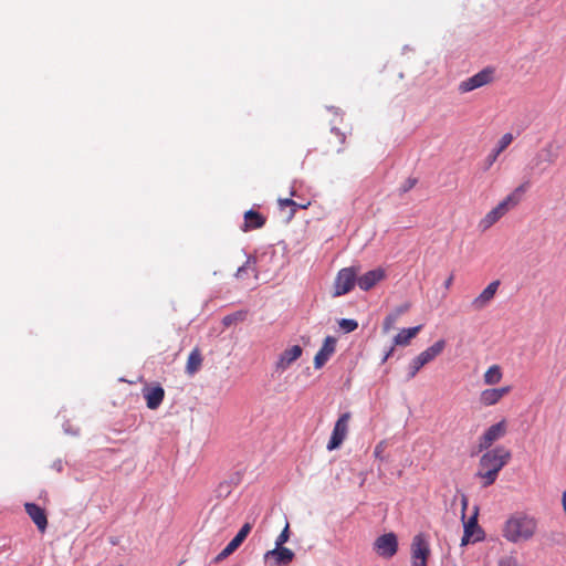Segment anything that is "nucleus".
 I'll list each match as a JSON object with an SVG mask.
<instances>
[{
	"instance_id": "ddd939ff",
	"label": "nucleus",
	"mask_w": 566,
	"mask_h": 566,
	"mask_svg": "<svg viewBox=\"0 0 566 566\" xmlns=\"http://www.w3.org/2000/svg\"><path fill=\"white\" fill-rule=\"evenodd\" d=\"M294 556V553L290 548L275 545V548L264 554V560L272 566H285L293 560Z\"/></svg>"
},
{
	"instance_id": "58836bf2",
	"label": "nucleus",
	"mask_w": 566,
	"mask_h": 566,
	"mask_svg": "<svg viewBox=\"0 0 566 566\" xmlns=\"http://www.w3.org/2000/svg\"><path fill=\"white\" fill-rule=\"evenodd\" d=\"M310 205H311L310 201H296L295 211L297 209H307L310 207Z\"/></svg>"
},
{
	"instance_id": "0eeeda50",
	"label": "nucleus",
	"mask_w": 566,
	"mask_h": 566,
	"mask_svg": "<svg viewBox=\"0 0 566 566\" xmlns=\"http://www.w3.org/2000/svg\"><path fill=\"white\" fill-rule=\"evenodd\" d=\"M350 418V412H344L338 417L327 443V450L333 451L342 446L348 434Z\"/></svg>"
},
{
	"instance_id": "9d476101",
	"label": "nucleus",
	"mask_w": 566,
	"mask_h": 566,
	"mask_svg": "<svg viewBox=\"0 0 566 566\" xmlns=\"http://www.w3.org/2000/svg\"><path fill=\"white\" fill-rule=\"evenodd\" d=\"M557 158V150L554 148L552 144H547L535 154L530 164V167L532 170L541 169L542 171H544V165L552 166L556 163Z\"/></svg>"
},
{
	"instance_id": "2eb2a0df",
	"label": "nucleus",
	"mask_w": 566,
	"mask_h": 566,
	"mask_svg": "<svg viewBox=\"0 0 566 566\" xmlns=\"http://www.w3.org/2000/svg\"><path fill=\"white\" fill-rule=\"evenodd\" d=\"M143 397L147 408L156 410L164 401L165 389L159 384L146 386L143 388Z\"/></svg>"
},
{
	"instance_id": "412c9836",
	"label": "nucleus",
	"mask_w": 566,
	"mask_h": 566,
	"mask_svg": "<svg viewBox=\"0 0 566 566\" xmlns=\"http://www.w3.org/2000/svg\"><path fill=\"white\" fill-rule=\"evenodd\" d=\"M446 340L439 339L434 344H432L430 347L421 352L417 358L423 364L427 365L434 360L446 348Z\"/></svg>"
},
{
	"instance_id": "a878e982",
	"label": "nucleus",
	"mask_w": 566,
	"mask_h": 566,
	"mask_svg": "<svg viewBox=\"0 0 566 566\" xmlns=\"http://www.w3.org/2000/svg\"><path fill=\"white\" fill-rule=\"evenodd\" d=\"M503 378V371L501 366L499 365H492L490 366L484 375H483V381L488 386H494L497 385Z\"/></svg>"
},
{
	"instance_id": "f03ea898",
	"label": "nucleus",
	"mask_w": 566,
	"mask_h": 566,
	"mask_svg": "<svg viewBox=\"0 0 566 566\" xmlns=\"http://www.w3.org/2000/svg\"><path fill=\"white\" fill-rule=\"evenodd\" d=\"M510 459L511 452L504 447L486 451L480 458L475 476L481 480L483 488H488L496 481L500 471L509 463Z\"/></svg>"
},
{
	"instance_id": "7c9ffc66",
	"label": "nucleus",
	"mask_w": 566,
	"mask_h": 566,
	"mask_svg": "<svg viewBox=\"0 0 566 566\" xmlns=\"http://www.w3.org/2000/svg\"><path fill=\"white\" fill-rule=\"evenodd\" d=\"M277 203H279V207L281 209H284L286 207L291 208L290 218H292L295 214L296 201H294L293 199H291V198H285V199L280 198L277 200Z\"/></svg>"
},
{
	"instance_id": "c756f323",
	"label": "nucleus",
	"mask_w": 566,
	"mask_h": 566,
	"mask_svg": "<svg viewBox=\"0 0 566 566\" xmlns=\"http://www.w3.org/2000/svg\"><path fill=\"white\" fill-rule=\"evenodd\" d=\"M338 324L346 333L354 332L358 327V323L355 319L343 318Z\"/></svg>"
},
{
	"instance_id": "4be33fe9",
	"label": "nucleus",
	"mask_w": 566,
	"mask_h": 566,
	"mask_svg": "<svg viewBox=\"0 0 566 566\" xmlns=\"http://www.w3.org/2000/svg\"><path fill=\"white\" fill-rule=\"evenodd\" d=\"M265 217L260 212L251 209L244 213V223L242 226V230L248 232L250 230L260 229L265 224Z\"/></svg>"
},
{
	"instance_id": "6e6552de",
	"label": "nucleus",
	"mask_w": 566,
	"mask_h": 566,
	"mask_svg": "<svg viewBox=\"0 0 566 566\" xmlns=\"http://www.w3.org/2000/svg\"><path fill=\"white\" fill-rule=\"evenodd\" d=\"M494 78V70L486 67L476 74L468 77L459 84L460 93H469L473 90L480 88L484 85L490 84Z\"/></svg>"
},
{
	"instance_id": "6ab92c4d",
	"label": "nucleus",
	"mask_w": 566,
	"mask_h": 566,
	"mask_svg": "<svg viewBox=\"0 0 566 566\" xmlns=\"http://www.w3.org/2000/svg\"><path fill=\"white\" fill-rule=\"evenodd\" d=\"M303 353V349L298 345H293L280 355L277 361H276V369L277 370H285L287 369L295 360H297Z\"/></svg>"
},
{
	"instance_id": "9b49d317",
	"label": "nucleus",
	"mask_w": 566,
	"mask_h": 566,
	"mask_svg": "<svg viewBox=\"0 0 566 566\" xmlns=\"http://www.w3.org/2000/svg\"><path fill=\"white\" fill-rule=\"evenodd\" d=\"M252 530V525L250 523H245L242 525L238 534L228 543V545L216 556L214 562L219 563L231 554H233L240 545L244 542Z\"/></svg>"
},
{
	"instance_id": "b1692460",
	"label": "nucleus",
	"mask_w": 566,
	"mask_h": 566,
	"mask_svg": "<svg viewBox=\"0 0 566 566\" xmlns=\"http://www.w3.org/2000/svg\"><path fill=\"white\" fill-rule=\"evenodd\" d=\"M512 142H513V135L511 133H506L500 138L497 146L492 150V153L486 158L489 167L494 164L497 156L502 151H504L511 145Z\"/></svg>"
},
{
	"instance_id": "7ed1b4c3",
	"label": "nucleus",
	"mask_w": 566,
	"mask_h": 566,
	"mask_svg": "<svg viewBox=\"0 0 566 566\" xmlns=\"http://www.w3.org/2000/svg\"><path fill=\"white\" fill-rule=\"evenodd\" d=\"M528 180L518 185L503 200H501L493 209H491L479 222V229L486 231L500 219H502L510 210L514 209L523 200L524 195L530 189Z\"/></svg>"
},
{
	"instance_id": "4c0bfd02",
	"label": "nucleus",
	"mask_w": 566,
	"mask_h": 566,
	"mask_svg": "<svg viewBox=\"0 0 566 566\" xmlns=\"http://www.w3.org/2000/svg\"><path fill=\"white\" fill-rule=\"evenodd\" d=\"M468 504H469L468 496L465 494H462L461 495V518L462 520L465 518V512L468 509Z\"/></svg>"
},
{
	"instance_id": "20e7f679",
	"label": "nucleus",
	"mask_w": 566,
	"mask_h": 566,
	"mask_svg": "<svg viewBox=\"0 0 566 566\" xmlns=\"http://www.w3.org/2000/svg\"><path fill=\"white\" fill-rule=\"evenodd\" d=\"M479 509L474 507L473 514L468 520H462L463 522V536L461 538V546H467L469 544H475L484 541L485 532L478 523Z\"/></svg>"
},
{
	"instance_id": "f3484780",
	"label": "nucleus",
	"mask_w": 566,
	"mask_h": 566,
	"mask_svg": "<svg viewBox=\"0 0 566 566\" xmlns=\"http://www.w3.org/2000/svg\"><path fill=\"white\" fill-rule=\"evenodd\" d=\"M386 277V272L381 268L374 269L357 277V285L363 291L371 290L377 283Z\"/></svg>"
},
{
	"instance_id": "f704fd0d",
	"label": "nucleus",
	"mask_w": 566,
	"mask_h": 566,
	"mask_svg": "<svg viewBox=\"0 0 566 566\" xmlns=\"http://www.w3.org/2000/svg\"><path fill=\"white\" fill-rule=\"evenodd\" d=\"M497 566H522L515 556H504L500 558Z\"/></svg>"
},
{
	"instance_id": "473e14b6",
	"label": "nucleus",
	"mask_w": 566,
	"mask_h": 566,
	"mask_svg": "<svg viewBox=\"0 0 566 566\" xmlns=\"http://www.w3.org/2000/svg\"><path fill=\"white\" fill-rule=\"evenodd\" d=\"M398 317L394 313L387 315L382 323V329L385 333H388L396 324Z\"/></svg>"
},
{
	"instance_id": "a19ab883",
	"label": "nucleus",
	"mask_w": 566,
	"mask_h": 566,
	"mask_svg": "<svg viewBox=\"0 0 566 566\" xmlns=\"http://www.w3.org/2000/svg\"><path fill=\"white\" fill-rule=\"evenodd\" d=\"M395 350V345L385 354L384 358H382V363L387 361V359L392 355Z\"/></svg>"
},
{
	"instance_id": "393cba45",
	"label": "nucleus",
	"mask_w": 566,
	"mask_h": 566,
	"mask_svg": "<svg viewBox=\"0 0 566 566\" xmlns=\"http://www.w3.org/2000/svg\"><path fill=\"white\" fill-rule=\"evenodd\" d=\"M202 365V355L198 348H195L190 352L187 364L186 371L189 375L196 374Z\"/></svg>"
},
{
	"instance_id": "79ce46f5",
	"label": "nucleus",
	"mask_w": 566,
	"mask_h": 566,
	"mask_svg": "<svg viewBox=\"0 0 566 566\" xmlns=\"http://www.w3.org/2000/svg\"><path fill=\"white\" fill-rule=\"evenodd\" d=\"M333 132H336L339 136H340V142L344 143L345 140V135L344 134H340L338 129L336 128H333Z\"/></svg>"
},
{
	"instance_id": "e433bc0d",
	"label": "nucleus",
	"mask_w": 566,
	"mask_h": 566,
	"mask_svg": "<svg viewBox=\"0 0 566 566\" xmlns=\"http://www.w3.org/2000/svg\"><path fill=\"white\" fill-rule=\"evenodd\" d=\"M410 307H411L410 303H403V304L399 305L398 307H396V310L392 313L395 315H397V317H399L400 315L408 312L410 310Z\"/></svg>"
},
{
	"instance_id": "ea45409f",
	"label": "nucleus",
	"mask_w": 566,
	"mask_h": 566,
	"mask_svg": "<svg viewBox=\"0 0 566 566\" xmlns=\"http://www.w3.org/2000/svg\"><path fill=\"white\" fill-rule=\"evenodd\" d=\"M454 275L450 274L449 277L444 281V287L449 290L453 283Z\"/></svg>"
},
{
	"instance_id": "39448f33",
	"label": "nucleus",
	"mask_w": 566,
	"mask_h": 566,
	"mask_svg": "<svg viewBox=\"0 0 566 566\" xmlns=\"http://www.w3.org/2000/svg\"><path fill=\"white\" fill-rule=\"evenodd\" d=\"M431 555L430 544L423 533L413 536L411 542V566H427Z\"/></svg>"
},
{
	"instance_id": "f8f14e48",
	"label": "nucleus",
	"mask_w": 566,
	"mask_h": 566,
	"mask_svg": "<svg viewBox=\"0 0 566 566\" xmlns=\"http://www.w3.org/2000/svg\"><path fill=\"white\" fill-rule=\"evenodd\" d=\"M379 556L391 558L398 551V539L394 533H386L379 536L374 543Z\"/></svg>"
},
{
	"instance_id": "72a5a7b5",
	"label": "nucleus",
	"mask_w": 566,
	"mask_h": 566,
	"mask_svg": "<svg viewBox=\"0 0 566 566\" xmlns=\"http://www.w3.org/2000/svg\"><path fill=\"white\" fill-rule=\"evenodd\" d=\"M290 538V526L289 524L285 525L281 534L275 539L276 546H283Z\"/></svg>"
},
{
	"instance_id": "f257e3e1",
	"label": "nucleus",
	"mask_w": 566,
	"mask_h": 566,
	"mask_svg": "<svg viewBox=\"0 0 566 566\" xmlns=\"http://www.w3.org/2000/svg\"><path fill=\"white\" fill-rule=\"evenodd\" d=\"M538 531V521L526 512L512 513L502 525V536L512 544L532 541Z\"/></svg>"
},
{
	"instance_id": "aec40b11",
	"label": "nucleus",
	"mask_w": 566,
	"mask_h": 566,
	"mask_svg": "<svg viewBox=\"0 0 566 566\" xmlns=\"http://www.w3.org/2000/svg\"><path fill=\"white\" fill-rule=\"evenodd\" d=\"M25 512L36 525L38 530L43 533L48 527V517L45 511L34 503L24 504Z\"/></svg>"
},
{
	"instance_id": "423d86ee",
	"label": "nucleus",
	"mask_w": 566,
	"mask_h": 566,
	"mask_svg": "<svg viewBox=\"0 0 566 566\" xmlns=\"http://www.w3.org/2000/svg\"><path fill=\"white\" fill-rule=\"evenodd\" d=\"M358 272L359 268L356 266L342 269L335 279L334 296H340L350 292L355 283H357Z\"/></svg>"
},
{
	"instance_id": "c9c22d12",
	"label": "nucleus",
	"mask_w": 566,
	"mask_h": 566,
	"mask_svg": "<svg viewBox=\"0 0 566 566\" xmlns=\"http://www.w3.org/2000/svg\"><path fill=\"white\" fill-rule=\"evenodd\" d=\"M417 182H418V180H417V178H415V177H409V178H407V179L403 181V184L401 185V187H400V191H401L402 193L408 192L409 190H411V189L417 185Z\"/></svg>"
},
{
	"instance_id": "2f4dec72",
	"label": "nucleus",
	"mask_w": 566,
	"mask_h": 566,
	"mask_svg": "<svg viewBox=\"0 0 566 566\" xmlns=\"http://www.w3.org/2000/svg\"><path fill=\"white\" fill-rule=\"evenodd\" d=\"M387 446H388V443L386 440H381L376 444V447L374 449V455L376 459H379L380 461H382L385 459L384 453L387 449Z\"/></svg>"
},
{
	"instance_id": "5701e85b",
	"label": "nucleus",
	"mask_w": 566,
	"mask_h": 566,
	"mask_svg": "<svg viewBox=\"0 0 566 566\" xmlns=\"http://www.w3.org/2000/svg\"><path fill=\"white\" fill-rule=\"evenodd\" d=\"M421 325L410 327V328H403L401 329L394 338V345L395 346H407L410 344L411 339L417 336V334L421 329Z\"/></svg>"
},
{
	"instance_id": "4468645a",
	"label": "nucleus",
	"mask_w": 566,
	"mask_h": 566,
	"mask_svg": "<svg viewBox=\"0 0 566 566\" xmlns=\"http://www.w3.org/2000/svg\"><path fill=\"white\" fill-rule=\"evenodd\" d=\"M512 390L511 386H504L500 388H488L481 391L479 401L484 407H491L499 403L503 397L509 395Z\"/></svg>"
},
{
	"instance_id": "dca6fc26",
	"label": "nucleus",
	"mask_w": 566,
	"mask_h": 566,
	"mask_svg": "<svg viewBox=\"0 0 566 566\" xmlns=\"http://www.w3.org/2000/svg\"><path fill=\"white\" fill-rule=\"evenodd\" d=\"M500 286L499 281L491 282L472 302L471 307L474 311H481L486 307L496 294Z\"/></svg>"
},
{
	"instance_id": "a211bd4d",
	"label": "nucleus",
	"mask_w": 566,
	"mask_h": 566,
	"mask_svg": "<svg viewBox=\"0 0 566 566\" xmlns=\"http://www.w3.org/2000/svg\"><path fill=\"white\" fill-rule=\"evenodd\" d=\"M336 349V339L332 336H327L323 343L321 349L316 353L314 357V367L316 369L322 368L331 356L335 353Z\"/></svg>"
},
{
	"instance_id": "bb28decb",
	"label": "nucleus",
	"mask_w": 566,
	"mask_h": 566,
	"mask_svg": "<svg viewBox=\"0 0 566 566\" xmlns=\"http://www.w3.org/2000/svg\"><path fill=\"white\" fill-rule=\"evenodd\" d=\"M250 273H253L256 276L255 259L251 256H249L244 264L237 270L235 277L243 279Z\"/></svg>"
},
{
	"instance_id": "c85d7f7f",
	"label": "nucleus",
	"mask_w": 566,
	"mask_h": 566,
	"mask_svg": "<svg viewBox=\"0 0 566 566\" xmlns=\"http://www.w3.org/2000/svg\"><path fill=\"white\" fill-rule=\"evenodd\" d=\"M423 366L424 365L416 356L408 366L407 380H411L412 378H415Z\"/></svg>"
},
{
	"instance_id": "cd10ccee",
	"label": "nucleus",
	"mask_w": 566,
	"mask_h": 566,
	"mask_svg": "<svg viewBox=\"0 0 566 566\" xmlns=\"http://www.w3.org/2000/svg\"><path fill=\"white\" fill-rule=\"evenodd\" d=\"M245 317H247L245 311H238V312H234L232 314L224 316L222 318V324L224 325V327H229L239 322H243L245 319Z\"/></svg>"
},
{
	"instance_id": "1a4fd4ad",
	"label": "nucleus",
	"mask_w": 566,
	"mask_h": 566,
	"mask_svg": "<svg viewBox=\"0 0 566 566\" xmlns=\"http://www.w3.org/2000/svg\"><path fill=\"white\" fill-rule=\"evenodd\" d=\"M506 431L507 423L504 419L489 427L479 438V450L482 451L489 449L495 441L504 437Z\"/></svg>"
}]
</instances>
